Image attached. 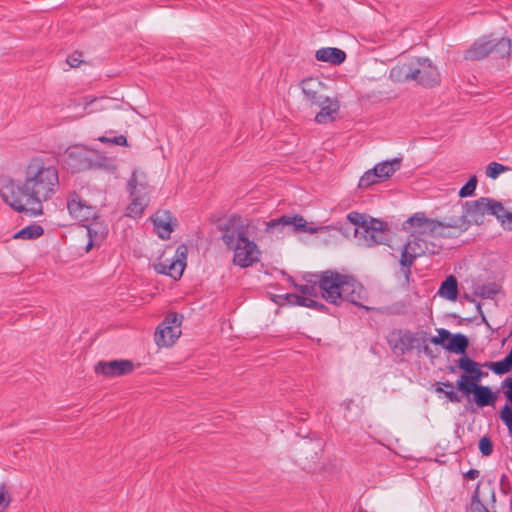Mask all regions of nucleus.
I'll return each mask as SVG.
<instances>
[{"label": "nucleus", "instance_id": "de8ad7c7", "mask_svg": "<svg viewBox=\"0 0 512 512\" xmlns=\"http://www.w3.org/2000/svg\"><path fill=\"white\" fill-rule=\"evenodd\" d=\"M509 418L501 419V421L506 425L509 435L512 437V416H509Z\"/></svg>", "mask_w": 512, "mask_h": 512}, {"label": "nucleus", "instance_id": "aec40b11", "mask_svg": "<svg viewBox=\"0 0 512 512\" xmlns=\"http://www.w3.org/2000/svg\"><path fill=\"white\" fill-rule=\"evenodd\" d=\"M461 210L458 206L452 208V214L440 221V224H442L441 231L450 232V229H453L458 232H464L468 229V220L465 219Z\"/></svg>", "mask_w": 512, "mask_h": 512}, {"label": "nucleus", "instance_id": "dca6fc26", "mask_svg": "<svg viewBox=\"0 0 512 512\" xmlns=\"http://www.w3.org/2000/svg\"><path fill=\"white\" fill-rule=\"evenodd\" d=\"M187 256V247L185 245H180L176 250L177 259L172 261L170 264L166 265L164 263H159L156 266V270L159 273L166 274L174 279H179L185 268V261Z\"/></svg>", "mask_w": 512, "mask_h": 512}, {"label": "nucleus", "instance_id": "39448f33", "mask_svg": "<svg viewBox=\"0 0 512 512\" xmlns=\"http://www.w3.org/2000/svg\"><path fill=\"white\" fill-rule=\"evenodd\" d=\"M347 220L355 225V236L363 239L364 244L373 246L376 244H386L389 240V228L386 222L378 219H366L364 214L350 212Z\"/></svg>", "mask_w": 512, "mask_h": 512}, {"label": "nucleus", "instance_id": "e433bc0d", "mask_svg": "<svg viewBox=\"0 0 512 512\" xmlns=\"http://www.w3.org/2000/svg\"><path fill=\"white\" fill-rule=\"evenodd\" d=\"M11 503V495L5 485H0V512H5Z\"/></svg>", "mask_w": 512, "mask_h": 512}, {"label": "nucleus", "instance_id": "09e8293b", "mask_svg": "<svg viewBox=\"0 0 512 512\" xmlns=\"http://www.w3.org/2000/svg\"><path fill=\"white\" fill-rule=\"evenodd\" d=\"M136 187H137V180H136V176L133 174V176L130 178V180L128 181V188H129V191H134L136 190Z\"/></svg>", "mask_w": 512, "mask_h": 512}, {"label": "nucleus", "instance_id": "8fccbe9b", "mask_svg": "<svg viewBox=\"0 0 512 512\" xmlns=\"http://www.w3.org/2000/svg\"><path fill=\"white\" fill-rule=\"evenodd\" d=\"M87 231H88V235H89L90 240H89V242L87 244L86 251H89L91 249V247L93 246L92 229L88 228Z\"/></svg>", "mask_w": 512, "mask_h": 512}, {"label": "nucleus", "instance_id": "5701e85b", "mask_svg": "<svg viewBox=\"0 0 512 512\" xmlns=\"http://www.w3.org/2000/svg\"><path fill=\"white\" fill-rule=\"evenodd\" d=\"M319 106L321 107V110L316 114L315 121L320 124L333 121L334 114L339 110L338 102L326 97L323 99L322 105Z\"/></svg>", "mask_w": 512, "mask_h": 512}, {"label": "nucleus", "instance_id": "79ce46f5", "mask_svg": "<svg viewBox=\"0 0 512 512\" xmlns=\"http://www.w3.org/2000/svg\"><path fill=\"white\" fill-rule=\"evenodd\" d=\"M304 223L303 226L301 227H293V232H305V233H310V234H314V233H317L321 228L319 227H314V226H311L307 223V221L303 218V221Z\"/></svg>", "mask_w": 512, "mask_h": 512}, {"label": "nucleus", "instance_id": "864d4df0", "mask_svg": "<svg viewBox=\"0 0 512 512\" xmlns=\"http://www.w3.org/2000/svg\"><path fill=\"white\" fill-rule=\"evenodd\" d=\"M435 390H436V392H444V393L446 391V390H444V387L441 385V383L438 384V386L436 387Z\"/></svg>", "mask_w": 512, "mask_h": 512}, {"label": "nucleus", "instance_id": "c756f323", "mask_svg": "<svg viewBox=\"0 0 512 512\" xmlns=\"http://www.w3.org/2000/svg\"><path fill=\"white\" fill-rule=\"evenodd\" d=\"M44 230L42 226L38 224L29 225L20 231H18L15 235V239H24V240H34L42 236Z\"/></svg>", "mask_w": 512, "mask_h": 512}, {"label": "nucleus", "instance_id": "412c9836", "mask_svg": "<svg viewBox=\"0 0 512 512\" xmlns=\"http://www.w3.org/2000/svg\"><path fill=\"white\" fill-rule=\"evenodd\" d=\"M495 502V491L491 485V482H479L477 485L470 505L482 504L483 506L488 507L490 503Z\"/></svg>", "mask_w": 512, "mask_h": 512}, {"label": "nucleus", "instance_id": "7c9ffc66", "mask_svg": "<svg viewBox=\"0 0 512 512\" xmlns=\"http://www.w3.org/2000/svg\"><path fill=\"white\" fill-rule=\"evenodd\" d=\"M483 203L485 214L487 213L493 215L498 220L502 217L503 213L505 212L503 204L497 200L486 197V201H483Z\"/></svg>", "mask_w": 512, "mask_h": 512}, {"label": "nucleus", "instance_id": "72a5a7b5", "mask_svg": "<svg viewBox=\"0 0 512 512\" xmlns=\"http://www.w3.org/2000/svg\"><path fill=\"white\" fill-rule=\"evenodd\" d=\"M381 182L380 180H378V176H377V173L375 171L374 168L366 171L363 176L360 178L359 180V184L358 186L360 188H368L370 187L371 185L375 184V183H379Z\"/></svg>", "mask_w": 512, "mask_h": 512}, {"label": "nucleus", "instance_id": "1a4fd4ad", "mask_svg": "<svg viewBox=\"0 0 512 512\" xmlns=\"http://www.w3.org/2000/svg\"><path fill=\"white\" fill-rule=\"evenodd\" d=\"M427 249L426 241L413 233L407 243L403 246L399 263L401 266V273L407 281H409L411 276V267L414 261L424 255Z\"/></svg>", "mask_w": 512, "mask_h": 512}, {"label": "nucleus", "instance_id": "6ab92c4d", "mask_svg": "<svg viewBox=\"0 0 512 512\" xmlns=\"http://www.w3.org/2000/svg\"><path fill=\"white\" fill-rule=\"evenodd\" d=\"M483 201H486V197H481L474 201H467L461 208L463 216L468 220V227L472 223L478 225L483 223L485 216Z\"/></svg>", "mask_w": 512, "mask_h": 512}, {"label": "nucleus", "instance_id": "9d476101", "mask_svg": "<svg viewBox=\"0 0 512 512\" xmlns=\"http://www.w3.org/2000/svg\"><path fill=\"white\" fill-rule=\"evenodd\" d=\"M456 363L457 367L465 372L457 381L456 387L459 391H462L466 388L469 389L470 386L479 383L485 375L480 369L479 363L475 362L467 355L459 358Z\"/></svg>", "mask_w": 512, "mask_h": 512}, {"label": "nucleus", "instance_id": "f03ea898", "mask_svg": "<svg viewBox=\"0 0 512 512\" xmlns=\"http://www.w3.org/2000/svg\"><path fill=\"white\" fill-rule=\"evenodd\" d=\"M221 239L228 250L234 252L233 263L240 268H248L260 261L258 245L248 238V225L238 215L230 216L219 225Z\"/></svg>", "mask_w": 512, "mask_h": 512}, {"label": "nucleus", "instance_id": "a211bd4d", "mask_svg": "<svg viewBox=\"0 0 512 512\" xmlns=\"http://www.w3.org/2000/svg\"><path fill=\"white\" fill-rule=\"evenodd\" d=\"M303 217L299 214L283 215L280 218L272 219L266 222V231L270 233L283 232L288 228L293 232V227L304 225Z\"/></svg>", "mask_w": 512, "mask_h": 512}, {"label": "nucleus", "instance_id": "c03bdc74", "mask_svg": "<svg viewBox=\"0 0 512 512\" xmlns=\"http://www.w3.org/2000/svg\"><path fill=\"white\" fill-rule=\"evenodd\" d=\"M501 224L504 226L505 229L511 231L512 230V213L509 211H506L503 213L502 217L499 219Z\"/></svg>", "mask_w": 512, "mask_h": 512}, {"label": "nucleus", "instance_id": "f3484780", "mask_svg": "<svg viewBox=\"0 0 512 512\" xmlns=\"http://www.w3.org/2000/svg\"><path fill=\"white\" fill-rule=\"evenodd\" d=\"M461 392L466 396L473 394L474 402L479 407L493 405L497 400L496 394L493 393L489 386L479 385L478 383Z\"/></svg>", "mask_w": 512, "mask_h": 512}, {"label": "nucleus", "instance_id": "a878e982", "mask_svg": "<svg viewBox=\"0 0 512 512\" xmlns=\"http://www.w3.org/2000/svg\"><path fill=\"white\" fill-rule=\"evenodd\" d=\"M130 196L132 200L126 208V216L132 218L140 217L147 206V201L145 198L137 196L134 191H131Z\"/></svg>", "mask_w": 512, "mask_h": 512}, {"label": "nucleus", "instance_id": "bb28decb", "mask_svg": "<svg viewBox=\"0 0 512 512\" xmlns=\"http://www.w3.org/2000/svg\"><path fill=\"white\" fill-rule=\"evenodd\" d=\"M502 387L506 388L504 390V395L506 397L507 403L501 408L499 417L500 419L509 418L512 416V377H507L502 381Z\"/></svg>", "mask_w": 512, "mask_h": 512}, {"label": "nucleus", "instance_id": "2f4dec72", "mask_svg": "<svg viewBox=\"0 0 512 512\" xmlns=\"http://www.w3.org/2000/svg\"><path fill=\"white\" fill-rule=\"evenodd\" d=\"M499 291L500 287L496 283H489L477 286L474 290V294L482 298H492L494 295L498 294Z\"/></svg>", "mask_w": 512, "mask_h": 512}, {"label": "nucleus", "instance_id": "c85d7f7f", "mask_svg": "<svg viewBox=\"0 0 512 512\" xmlns=\"http://www.w3.org/2000/svg\"><path fill=\"white\" fill-rule=\"evenodd\" d=\"M319 274H311L309 275V279L307 280V284L295 285L296 289L301 293V295H306L310 297H316L318 295L319 282L318 277Z\"/></svg>", "mask_w": 512, "mask_h": 512}, {"label": "nucleus", "instance_id": "cd10ccee", "mask_svg": "<svg viewBox=\"0 0 512 512\" xmlns=\"http://www.w3.org/2000/svg\"><path fill=\"white\" fill-rule=\"evenodd\" d=\"M439 293L441 296L447 298L448 300L454 301L457 298L458 288H457V280L454 276H449L446 280L441 284Z\"/></svg>", "mask_w": 512, "mask_h": 512}, {"label": "nucleus", "instance_id": "49530a36", "mask_svg": "<svg viewBox=\"0 0 512 512\" xmlns=\"http://www.w3.org/2000/svg\"><path fill=\"white\" fill-rule=\"evenodd\" d=\"M308 307L309 308H315V309H317L319 311H323L324 309H326V306L323 303L317 302V301H315L313 299L311 301H309Z\"/></svg>", "mask_w": 512, "mask_h": 512}, {"label": "nucleus", "instance_id": "b1692460", "mask_svg": "<svg viewBox=\"0 0 512 512\" xmlns=\"http://www.w3.org/2000/svg\"><path fill=\"white\" fill-rule=\"evenodd\" d=\"M402 164V158H393L391 160L383 161L375 165L374 169L377 173L378 180L381 182L391 177L398 171Z\"/></svg>", "mask_w": 512, "mask_h": 512}, {"label": "nucleus", "instance_id": "4c0bfd02", "mask_svg": "<svg viewBox=\"0 0 512 512\" xmlns=\"http://www.w3.org/2000/svg\"><path fill=\"white\" fill-rule=\"evenodd\" d=\"M286 297L290 303L304 307H308L309 301L312 300L310 296L307 297L306 295L287 294Z\"/></svg>", "mask_w": 512, "mask_h": 512}, {"label": "nucleus", "instance_id": "423d86ee", "mask_svg": "<svg viewBox=\"0 0 512 512\" xmlns=\"http://www.w3.org/2000/svg\"><path fill=\"white\" fill-rule=\"evenodd\" d=\"M511 52V40L508 37L495 38L493 35L476 40L464 53V59L469 61L482 60L489 55L503 59Z\"/></svg>", "mask_w": 512, "mask_h": 512}, {"label": "nucleus", "instance_id": "0eeeda50", "mask_svg": "<svg viewBox=\"0 0 512 512\" xmlns=\"http://www.w3.org/2000/svg\"><path fill=\"white\" fill-rule=\"evenodd\" d=\"M441 225L439 220L428 218L423 212H417L403 223V229L405 231H411L417 236L430 235L432 237L438 236L444 238L454 236L452 232L441 231Z\"/></svg>", "mask_w": 512, "mask_h": 512}, {"label": "nucleus", "instance_id": "a19ab883", "mask_svg": "<svg viewBox=\"0 0 512 512\" xmlns=\"http://www.w3.org/2000/svg\"><path fill=\"white\" fill-rule=\"evenodd\" d=\"M451 337V333L446 329H439L438 335L431 338V342L435 345H442L444 347L445 341Z\"/></svg>", "mask_w": 512, "mask_h": 512}, {"label": "nucleus", "instance_id": "37998d69", "mask_svg": "<svg viewBox=\"0 0 512 512\" xmlns=\"http://www.w3.org/2000/svg\"><path fill=\"white\" fill-rule=\"evenodd\" d=\"M67 63L70 67H78L82 63V54L78 51L73 52L68 56Z\"/></svg>", "mask_w": 512, "mask_h": 512}, {"label": "nucleus", "instance_id": "4be33fe9", "mask_svg": "<svg viewBox=\"0 0 512 512\" xmlns=\"http://www.w3.org/2000/svg\"><path fill=\"white\" fill-rule=\"evenodd\" d=\"M315 58L321 62L340 65L345 61L346 53L339 48L325 47L316 51Z\"/></svg>", "mask_w": 512, "mask_h": 512}, {"label": "nucleus", "instance_id": "c9c22d12", "mask_svg": "<svg viewBox=\"0 0 512 512\" xmlns=\"http://www.w3.org/2000/svg\"><path fill=\"white\" fill-rule=\"evenodd\" d=\"M477 182V177L475 175L470 177L467 183L460 189L459 196L461 198L472 196L475 192Z\"/></svg>", "mask_w": 512, "mask_h": 512}, {"label": "nucleus", "instance_id": "f257e3e1", "mask_svg": "<svg viewBox=\"0 0 512 512\" xmlns=\"http://www.w3.org/2000/svg\"><path fill=\"white\" fill-rule=\"evenodd\" d=\"M60 188L59 171L53 160L37 156L24 167L23 180L0 177V197L17 212L31 216L44 213L43 204L53 199Z\"/></svg>", "mask_w": 512, "mask_h": 512}, {"label": "nucleus", "instance_id": "6e6d98bb", "mask_svg": "<svg viewBox=\"0 0 512 512\" xmlns=\"http://www.w3.org/2000/svg\"><path fill=\"white\" fill-rule=\"evenodd\" d=\"M500 480H501V481L507 480L506 475H505V474H503V475L501 476V479H500Z\"/></svg>", "mask_w": 512, "mask_h": 512}, {"label": "nucleus", "instance_id": "7ed1b4c3", "mask_svg": "<svg viewBox=\"0 0 512 512\" xmlns=\"http://www.w3.org/2000/svg\"><path fill=\"white\" fill-rule=\"evenodd\" d=\"M318 282L321 296L329 303L339 305L342 301L363 307L365 299L363 285L352 276L326 270L319 273Z\"/></svg>", "mask_w": 512, "mask_h": 512}, {"label": "nucleus", "instance_id": "f8f14e48", "mask_svg": "<svg viewBox=\"0 0 512 512\" xmlns=\"http://www.w3.org/2000/svg\"><path fill=\"white\" fill-rule=\"evenodd\" d=\"M67 209L76 220L84 222L96 216V210L81 198L76 192H71L67 197Z\"/></svg>", "mask_w": 512, "mask_h": 512}, {"label": "nucleus", "instance_id": "9b49d317", "mask_svg": "<svg viewBox=\"0 0 512 512\" xmlns=\"http://www.w3.org/2000/svg\"><path fill=\"white\" fill-rule=\"evenodd\" d=\"M135 365L128 359H117L111 361H99L95 366V372L108 378L120 377L131 374Z\"/></svg>", "mask_w": 512, "mask_h": 512}, {"label": "nucleus", "instance_id": "58836bf2", "mask_svg": "<svg viewBox=\"0 0 512 512\" xmlns=\"http://www.w3.org/2000/svg\"><path fill=\"white\" fill-rule=\"evenodd\" d=\"M479 450L484 456H489L493 452V443L490 438L484 436L479 441Z\"/></svg>", "mask_w": 512, "mask_h": 512}, {"label": "nucleus", "instance_id": "6e6552de", "mask_svg": "<svg viewBox=\"0 0 512 512\" xmlns=\"http://www.w3.org/2000/svg\"><path fill=\"white\" fill-rule=\"evenodd\" d=\"M182 316L169 313L156 328L154 338L159 347H170L181 335Z\"/></svg>", "mask_w": 512, "mask_h": 512}, {"label": "nucleus", "instance_id": "3c124183", "mask_svg": "<svg viewBox=\"0 0 512 512\" xmlns=\"http://www.w3.org/2000/svg\"><path fill=\"white\" fill-rule=\"evenodd\" d=\"M467 476L474 479V478H477L479 476V471L476 470V469H470L468 472H467Z\"/></svg>", "mask_w": 512, "mask_h": 512}, {"label": "nucleus", "instance_id": "f704fd0d", "mask_svg": "<svg viewBox=\"0 0 512 512\" xmlns=\"http://www.w3.org/2000/svg\"><path fill=\"white\" fill-rule=\"evenodd\" d=\"M510 170L508 166H504L497 162H491L486 167V175L491 179H496L502 172Z\"/></svg>", "mask_w": 512, "mask_h": 512}, {"label": "nucleus", "instance_id": "ea45409f", "mask_svg": "<svg viewBox=\"0 0 512 512\" xmlns=\"http://www.w3.org/2000/svg\"><path fill=\"white\" fill-rule=\"evenodd\" d=\"M98 140L102 143H111L119 146H128L127 138L124 135L115 136L113 138L101 136L98 138Z\"/></svg>", "mask_w": 512, "mask_h": 512}, {"label": "nucleus", "instance_id": "ddd939ff", "mask_svg": "<svg viewBox=\"0 0 512 512\" xmlns=\"http://www.w3.org/2000/svg\"><path fill=\"white\" fill-rule=\"evenodd\" d=\"M416 336L409 330L396 329L387 336V342L394 353L403 355L414 348Z\"/></svg>", "mask_w": 512, "mask_h": 512}, {"label": "nucleus", "instance_id": "2eb2a0df", "mask_svg": "<svg viewBox=\"0 0 512 512\" xmlns=\"http://www.w3.org/2000/svg\"><path fill=\"white\" fill-rule=\"evenodd\" d=\"M155 233L159 238L167 240L170 238L175 226L177 225V219L168 210H159L151 218Z\"/></svg>", "mask_w": 512, "mask_h": 512}, {"label": "nucleus", "instance_id": "4468645a", "mask_svg": "<svg viewBox=\"0 0 512 512\" xmlns=\"http://www.w3.org/2000/svg\"><path fill=\"white\" fill-rule=\"evenodd\" d=\"M300 88L305 99L311 105H322L323 99L326 98V96L323 95L325 84L317 77H307L303 79L300 82Z\"/></svg>", "mask_w": 512, "mask_h": 512}, {"label": "nucleus", "instance_id": "a18cd8bd", "mask_svg": "<svg viewBox=\"0 0 512 512\" xmlns=\"http://www.w3.org/2000/svg\"><path fill=\"white\" fill-rule=\"evenodd\" d=\"M445 396L450 402L457 403L460 402V397L456 392L453 391V389H449L445 391Z\"/></svg>", "mask_w": 512, "mask_h": 512}, {"label": "nucleus", "instance_id": "5fc2aeb1", "mask_svg": "<svg viewBox=\"0 0 512 512\" xmlns=\"http://www.w3.org/2000/svg\"><path fill=\"white\" fill-rule=\"evenodd\" d=\"M448 370H449V372H450V373H455V372H456V369H455V367H454V366H450V367L448 368Z\"/></svg>", "mask_w": 512, "mask_h": 512}, {"label": "nucleus", "instance_id": "20e7f679", "mask_svg": "<svg viewBox=\"0 0 512 512\" xmlns=\"http://www.w3.org/2000/svg\"><path fill=\"white\" fill-rule=\"evenodd\" d=\"M390 78L398 82L415 81L424 87H434L440 83V73L428 58L396 65L390 71Z\"/></svg>", "mask_w": 512, "mask_h": 512}, {"label": "nucleus", "instance_id": "393cba45", "mask_svg": "<svg viewBox=\"0 0 512 512\" xmlns=\"http://www.w3.org/2000/svg\"><path fill=\"white\" fill-rule=\"evenodd\" d=\"M469 346L468 338L461 333L452 335L449 338V342L444 345V348L452 353L466 355V350Z\"/></svg>", "mask_w": 512, "mask_h": 512}, {"label": "nucleus", "instance_id": "473e14b6", "mask_svg": "<svg viewBox=\"0 0 512 512\" xmlns=\"http://www.w3.org/2000/svg\"><path fill=\"white\" fill-rule=\"evenodd\" d=\"M485 366H488L497 375L506 374L512 368V364L506 357L501 361L486 363Z\"/></svg>", "mask_w": 512, "mask_h": 512}, {"label": "nucleus", "instance_id": "603ef678", "mask_svg": "<svg viewBox=\"0 0 512 512\" xmlns=\"http://www.w3.org/2000/svg\"><path fill=\"white\" fill-rule=\"evenodd\" d=\"M441 385L444 387V389H453L454 388L453 384L449 381L441 382Z\"/></svg>", "mask_w": 512, "mask_h": 512}]
</instances>
